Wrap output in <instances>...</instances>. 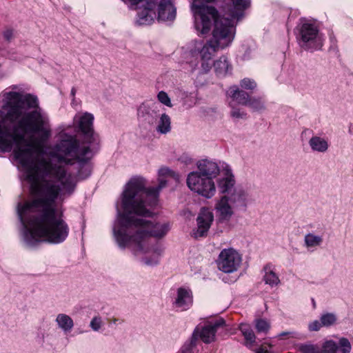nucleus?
I'll list each match as a JSON object with an SVG mask.
<instances>
[{"mask_svg": "<svg viewBox=\"0 0 353 353\" xmlns=\"http://www.w3.org/2000/svg\"><path fill=\"white\" fill-rule=\"evenodd\" d=\"M241 86L247 90H253L256 87V83L250 79H243L241 81Z\"/></svg>", "mask_w": 353, "mask_h": 353, "instance_id": "473e14b6", "label": "nucleus"}, {"mask_svg": "<svg viewBox=\"0 0 353 353\" xmlns=\"http://www.w3.org/2000/svg\"><path fill=\"white\" fill-rule=\"evenodd\" d=\"M8 109L0 121V150L10 151L13 146L14 158L24 170L34 198L18 205V213L23 219L27 212L41 208L28 221L33 239L51 243L63 242L69 228L62 214L56 208L59 196L70 195L77 185L75 177L66 168L39 154L42 143L51 136L48 117L38 108L37 99L29 94H3Z\"/></svg>", "mask_w": 353, "mask_h": 353, "instance_id": "f257e3e1", "label": "nucleus"}, {"mask_svg": "<svg viewBox=\"0 0 353 353\" xmlns=\"http://www.w3.org/2000/svg\"><path fill=\"white\" fill-rule=\"evenodd\" d=\"M241 263V256L233 248L223 249L219 254L217 265L225 273L236 271Z\"/></svg>", "mask_w": 353, "mask_h": 353, "instance_id": "423d86ee", "label": "nucleus"}, {"mask_svg": "<svg viewBox=\"0 0 353 353\" xmlns=\"http://www.w3.org/2000/svg\"><path fill=\"white\" fill-rule=\"evenodd\" d=\"M169 179L179 181V176L169 168L163 167L159 170V185L156 188H145V181L141 177L132 178L127 183L123 193L124 213L121 216L122 225L125 228V231L115 233L120 246L129 247L135 254L146 253L150 250V237L161 238L168 232L170 227L168 223L135 218L132 214L150 216L151 212L146 209V206L157 203L159 193L166 186Z\"/></svg>", "mask_w": 353, "mask_h": 353, "instance_id": "f03ea898", "label": "nucleus"}, {"mask_svg": "<svg viewBox=\"0 0 353 353\" xmlns=\"http://www.w3.org/2000/svg\"><path fill=\"white\" fill-rule=\"evenodd\" d=\"M256 353H269V351L262 345L256 351Z\"/></svg>", "mask_w": 353, "mask_h": 353, "instance_id": "58836bf2", "label": "nucleus"}, {"mask_svg": "<svg viewBox=\"0 0 353 353\" xmlns=\"http://www.w3.org/2000/svg\"><path fill=\"white\" fill-rule=\"evenodd\" d=\"M93 120L94 117L90 113H84L79 119V127L81 131L83 133L89 143L94 141V132L93 130Z\"/></svg>", "mask_w": 353, "mask_h": 353, "instance_id": "1a4fd4ad", "label": "nucleus"}, {"mask_svg": "<svg viewBox=\"0 0 353 353\" xmlns=\"http://www.w3.org/2000/svg\"><path fill=\"white\" fill-rule=\"evenodd\" d=\"M234 185V176L229 170H226L224 176L219 179L218 187L222 193L228 192Z\"/></svg>", "mask_w": 353, "mask_h": 353, "instance_id": "2eb2a0df", "label": "nucleus"}, {"mask_svg": "<svg viewBox=\"0 0 353 353\" xmlns=\"http://www.w3.org/2000/svg\"><path fill=\"white\" fill-rule=\"evenodd\" d=\"M145 263H146L147 264H148V265L152 264V263L148 262V261H146Z\"/></svg>", "mask_w": 353, "mask_h": 353, "instance_id": "37998d69", "label": "nucleus"}, {"mask_svg": "<svg viewBox=\"0 0 353 353\" xmlns=\"http://www.w3.org/2000/svg\"><path fill=\"white\" fill-rule=\"evenodd\" d=\"M192 302L191 292L183 288L178 290L177 298L176 299V305L179 307H183L184 310Z\"/></svg>", "mask_w": 353, "mask_h": 353, "instance_id": "ddd939ff", "label": "nucleus"}, {"mask_svg": "<svg viewBox=\"0 0 353 353\" xmlns=\"http://www.w3.org/2000/svg\"><path fill=\"white\" fill-rule=\"evenodd\" d=\"M239 329L242 332L243 335L247 333L248 331H251L252 329L247 324H241L239 326Z\"/></svg>", "mask_w": 353, "mask_h": 353, "instance_id": "e433bc0d", "label": "nucleus"}, {"mask_svg": "<svg viewBox=\"0 0 353 353\" xmlns=\"http://www.w3.org/2000/svg\"><path fill=\"white\" fill-rule=\"evenodd\" d=\"M214 66L216 72L219 75H225L230 68L228 59L225 57H221L214 62Z\"/></svg>", "mask_w": 353, "mask_h": 353, "instance_id": "f3484780", "label": "nucleus"}, {"mask_svg": "<svg viewBox=\"0 0 353 353\" xmlns=\"http://www.w3.org/2000/svg\"><path fill=\"white\" fill-rule=\"evenodd\" d=\"M336 316L333 314H325L321 317V321L323 326H330L333 325L336 321Z\"/></svg>", "mask_w": 353, "mask_h": 353, "instance_id": "bb28decb", "label": "nucleus"}, {"mask_svg": "<svg viewBox=\"0 0 353 353\" xmlns=\"http://www.w3.org/2000/svg\"><path fill=\"white\" fill-rule=\"evenodd\" d=\"M90 326L94 330H98L101 327V319L99 318L94 317L90 323Z\"/></svg>", "mask_w": 353, "mask_h": 353, "instance_id": "c9c22d12", "label": "nucleus"}, {"mask_svg": "<svg viewBox=\"0 0 353 353\" xmlns=\"http://www.w3.org/2000/svg\"><path fill=\"white\" fill-rule=\"evenodd\" d=\"M72 95H74V94H75V89H74V88H72Z\"/></svg>", "mask_w": 353, "mask_h": 353, "instance_id": "a19ab883", "label": "nucleus"}, {"mask_svg": "<svg viewBox=\"0 0 353 353\" xmlns=\"http://www.w3.org/2000/svg\"><path fill=\"white\" fill-rule=\"evenodd\" d=\"M264 270L265 272L264 281L266 283L270 285H276L279 283V277L272 271V266L270 265H267L264 268Z\"/></svg>", "mask_w": 353, "mask_h": 353, "instance_id": "6ab92c4d", "label": "nucleus"}, {"mask_svg": "<svg viewBox=\"0 0 353 353\" xmlns=\"http://www.w3.org/2000/svg\"><path fill=\"white\" fill-rule=\"evenodd\" d=\"M90 151L88 146L79 148L76 139L63 140L55 146L52 156L60 163L73 164L76 161H86V155Z\"/></svg>", "mask_w": 353, "mask_h": 353, "instance_id": "20e7f679", "label": "nucleus"}, {"mask_svg": "<svg viewBox=\"0 0 353 353\" xmlns=\"http://www.w3.org/2000/svg\"><path fill=\"white\" fill-rule=\"evenodd\" d=\"M228 201L229 199L226 196H223L216 204V209L222 219H228L232 215L233 212Z\"/></svg>", "mask_w": 353, "mask_h": 353, "instance_id": "4468645a", "label": "nucleus"}, {"mask_svg": "<svg viewBox=\"0 0 353 353\" xmlns=\"http://www.w3.org/2000/svg\"><path fill=\"white\" fill-rule=\"evenodd\" d=\"M255 327L258 332L266 333L270 328V324L267 320L259 319L255 321Z\"/></svg>", "mask_w": 353, "mask_h": 353, "instance_id": "5701e85b", "label": "nucleus"}, {"mask_svg": "<svg viewBox=\"0 0 353 353\" xmlns=\"http://www.w3.org/2000/svg\"><path fill=\"white\" fill-rule=\"evenodd\" d=\"M310 144L314 150L319 152H325L328 146L327 141L319 137H312L310 141Z\"/></svg>", "mask_w": 353, "mask_h": 353, "instance_id": "aec40b11", "label": "nucleus"}, {"mask_svg": "<svg viewBox=\"0 0 353 353\" xmlns=\"http://www.w3.org/2000/svg\"><path fill=\"white\" fill-rule=\"evenodd\" d=\"M205 1H208V2H211V1H212L213 0H205Z\"/></svg>", "mask_w": 353, "mask_h": 353, "instance_id": "c03bdc74", "label": "nucleus"}, {"mask_svg": "<svg viewBox=\"0 0 353 353\" xmlns=\"http://www.w3.org/2000/svg\"><path fill=\"white\" fill-rule=\"evenodd\" d=\"M12 37V30H6L5 32H4V37L7 39V40H10Z\"/></svg>", "mask_w": 353, "mask_h": 353, "instance_id": "4c0bfd02", "label": "nucleus"}, {"mask_svg": "<svg viewBox=\"0 0 353 353\" xmlns=\"http://www.w3.org/2000/svg\"><path fill=\"white\" fill-rule=\"evenodd\" d=\"M157 97L161 103L168 107H172V105L171 103L170 99L166 92L163 91L159 92L157 95Z\"/></svg>", "mask_w": 353, "mask_h": 353, "instance_id": "2f4dec72", "label": "nucleus"}, {"mask_svg": "<svg viewBox=\"0 0 353 353\" xmlns=\"http://www.w3.org/2000/svg\"><path fill=\"white\" fill-rule=\"evenodd\" d=\"M288 333L287 332H283L282 334H281V336H285V335H287Z\"/></svg>", "mask_w": 353, "mask_h": 353, "instance_id": "79ce46f5", "label": "nucleus"}, {"mask_svg": "<svg viewBox=\"0 0 353 353\" xmlns=\"http://www.w3.org/2000/svg\"><path fill=\"white\" fill-rule=\"evenodd\" d=\"M229 94L239 104L246 105L248 103L249 94L243 90H240L236 86L230 88Z\"/></svg>", "mask_w": 353, "mask_h": 353, "instance_id": "dca6fc26", "label": "nucleus"}, {"mask_svg": "<svg viewBox=\"0 0 353 353\" xmlns=\"http://www.w3.org/2000/svg\"><path fill=\"white\" fill-rule=\"evenodd\" d=\"M253 110H260L263 108V102L261 99L250 98L248 99V103L246 105Z\"/></svg>", "mask_w": 353, "mask_h": 353, "instance_id": "cd10ccee", "label": "nucleus"}, {"mask_svg": "<svg viewBox=\"0 0 353 353\" xmlns=\"http://www.w3.org/2000/svg\"><path fill=\"white\" fill-rule=\"evenodd\" d=\"M195 28L201 34L209 32L212 23L214 28L212 37L205 44L195 41L194 46L190 51V55L194 60L196 65L199 58L201 61V67L205 72H208L212 67V59L220 50L230 45L235 35V27L232 21L228 18H219L217 10L212 6L194 4Z\"/></svg>", "mask_w": 353, "mask_h": 353, "instance_id": "7ed1b4c3", "label": "nucleus"}, {"mask_svg": "<svg viewBox=\"0 0 353 353\" xmlns=\"http://www.w3.org/2000/svg\"><path fill=\"white\" fill-rule=\"evenodd\" d=\"M234 8L238 10H243L249 7L250 0H232Z\"/></svg>", "mask_w": 353, "mask_h": 353, "instance_id": "c756f323", "label": "nucleus"}, {"mask_svg": "<svg viewBox=\"0 0 353 353\" xmlns=\"http://www.w3.org/2000/svg\"><path fill=\"white\" fill-rule=\"evenodd\" d=\"M108 321H109L110 322L112 321L113 323H116V321H117V319L114 318V319H112V320H110V319H109Z\"/></svg>", "mask_w": 353, "mask_h": 353, "instance_id": "ea45409f", "label": "nucleus"}, {"mask_svg": "<svg viewBox=\"0 0 353 353\" xmlns=\"http://www.w3.org/2000/svg\"><path fill=\"white\" fill-rule=\"evenodd\" d=\"M57 322L59 327L65 331L70 330L74 325L72 319L64 314H60L57 316Z\"/></svg>", "mask_w": 353, "mask_h": 353, "instance_id": "a211bd4d", "label": "nucleus"}, {"mask_svg": "<svg viewBox=\"0 0 353 353\" xmlns=\"http://www.w3.org/2000/svg\"><path fill=\"white\" fill-rule=\"evenodd\" d=\"M338 349L336 343L333 341H327L324 343L320 353H336Z\"/></svg>", "mask_w": 353, "mask_h": 353, "instance_id": "b1692460", "label": "nucleus"}, {"mask_svg": "<svg viewBox=\"0 0 353 353\" xmlns=\"http://www.w3.org/2000/svg\"><path fill=\"white\" fill-rule=\"evenodd\" d=\"M229 200L232 203L243 204L245 200V192L240 189H235Z\"/></svg>", "mask_w": 353, "mask_h": 353, "instance_id": "4be33fe9", "label": "nucleus"}, {"mask_svg": "<svg viewBox=\"0 0 353 353\" xmlns=\"http://www.w3.org/2000/svg\"><path fill=\"white\" fill-rule=\"evenodd\" d=\"M243 336L245 340V345L249 348H252L254 345L256 341V336L253 331H248L247 333L243 334Z\"/></svg>", "mask_w": 353, "mask_h": 353, "instance_id": "c85d7f7f", "label": "nucleus"}, {"mask_svg": "<svg viewBox=\"0 0 353 353\" xmlns=\"http://www.w3.org/2000/svg\"><path fill=\"white\" fill-rule=\"evenodd\" d=\"M188 188L207 198L212 197L216 191L212 179L204 177L198 172H191L187 178Z\"/></svg>", "mask_w": 353, "mask_h": 353, "instance_id": "39448f33", "label": "nucleus"}, {"mask_svg": "<svg viewBox=\"0 0 353 353\" xmlns=\"http://www.w3.org/2000/svg\"><path fill=\"white\" fill-rule=\"evenodd\" d=\"M319 33L318 26L310 21L303 23L299 29L301 39L305 43L314 41L319 37Z\"/></svg>", "mask_w": 353, "mask_h": 353, "instance_id": "6e6552de", "label": "nucleus"}, {"mask_svg": "<svg viewBox=\"0 0 353 353\" xmlns=\"http://www.w3.org/2000/svg\"><path fill=\"white\" fill-rule=\"evenodd\" d=\"M212 221V213L208 210H202L197 218L198 228L194 232V236L198 238L205 236Z\"/></svg>", "mask_w": 353, "mask_h": 353, "instance_id": "0eeeda50", "label": "nucleus"}, {"mask_svg": "<svg viewBox=\"0 0 353 353\" xmlns=\"http://www.w3.org/2000/svg\"><path fill=\"white\" fill-rule=\"evenodd\" d=\"M224 325L225 321L223 319H218L214 323H210L201 330L200 338L204 343H208L213 341L217 330Z\"/></svg>", "mask_w": 353, "mask_h": 353, "instance_id": "9d476101", "label": "nucleus"}, {"mask_svg": "<svg viewBox=\"0 0 353 353\" xmlns=\"http://www.w3.org/2000/svg\"><path fill=\"white\" fill-rule=\"evenodd\" d=\"M198 168L204 177H209L211 179L219 173L217 164L207 160L199 161Z\"/></svg>", "mask_w": 353, "mask_h": 353, "instance_id": "f8f14e48", "label": "nucleus"}, {"mask_svg": "<svg viewBox=\"0 0 353 353\" xmlns=\"http://www.w3.org/2000/svg\"><path fill=\"white\" fill-rule=\"evenodd\" d=\"M323 326V324L319 321H314L309 325V329L311 331H318Z\"/></svg>", "mask_w": 353, "mask_h": 353, "instance_id": "f704fd0d", "label": "nucleus"}, {"mask_svg": "<svg viewBox=\"0 0 353 353\" xmlns=\"http://www.w3.org/2000/svg\"><path fill=\"white\" fill-rule=\"evenodd\" d=\"M305 241L307 246L313 247L319 245L322 241V239L320 236L310 234L305 236Z\"/></svg>", "mask_w": 353, "mask_h": 353, "instance_id": "393cba45", "label": "nucleus"}, {"mask_svg": "<svg viewBox=\"0 0 353 353\" xmlns=\"http://www.w3.org/2000/svg\"><path fill=\"white\" fill-rule=\"evenodd\" d=\"M176 10L169 0H161L158 7L159 19L163 21L172 20L175 17Z\"/></svg>", "mask_w": 353, "mask_h": 353, "instance_id": "9b49d317", "label": "nucleus"}, {"mask_svg": "<svg viewBox=\"0 0 353 353\" xmlns=\"http://www.w3.org/2000/svg\"><path fill=\"white\" fill-rule=\"evenodd\" d=\"M301 353H320V350L316 345L311 344H303L299 347Z\"/></svg>", "mask_w": 353, "mask_h": 353, "instance_id": "a878e982", "label": "nucleus"}, {"mask_svg": "<svg viewBox=\"0 0 353 353\" xmlns=\"http://www.w3.org/2000/svg\"><path fill=\"white\" fill-rule=\"evenodd\" d=\"M339 345L342 353H350L351 351V344L345 338H341L339 341Z\"/></svg>", "mask_w": 353, "mask_h": 353, "instance_id": "7c9ffc66", "label": "nucleus"}, {"mask_svg": "<svg viewBox=\"0 0 353 353\" xmlns=\"http://www.w3.org/2000/svg\"><path fill=\"white\" fill-rule=\"evenodd\" d=\"M157 130L159 132L163 134L170 130V118L166 114L161 115Z\"/></svg>", "mask_w": 353, "mask_h": 353, "instance_id": "412c9836", "label": "nucleus"}, {"mask_svg": "<svg viewBox=\"0 0 353 353\" xmlns=\"http://www.w3.org/2000/svg\"><path fill=\"white\" fill-rule=\"evenodd\" d=\"M231 116L234 118H244L246 116V113L243 111H241L239 109L233 108L231 111Z\"/></svg>", "mask_w": 353, "mask_h": 353, "instance_id": "72a5a7b5", "label": "nucleus"}]
</instances>
